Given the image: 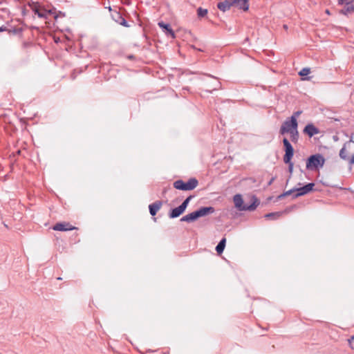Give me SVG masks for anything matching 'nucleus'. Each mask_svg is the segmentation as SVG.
I'll list each match as a JSON object with an SVG mask.
<instances>
[{
  "label": "nucleus",
  "instance_id": "nucleus-18",
  "mask_svg": "<svg viewBox=\"0 0 354 354\" xmlns=\"http://www.w3.org/2000/svg\"><path fill=\"white\" fill-rule=\"evenodd\" d=\"M226 244V239L225 237L222 238L221 241L218 242L217 245L216 246V251L218 254L223 253Z\"/></svg>",
  "mask_w": 354,
  "mask_h": 354
},
{
  "label": "nucleus",
  "instance_id": "nucleus-30",
  "mask_svg": "<svg viewBox=\"0 0 354 354\" xmlns=\"http://www.w3.org/2000/svg\"><path fill=\"white\" fill-rule=\"evenodd\" d=\"M348 162L350 165H352L354 164V154L351 157V158H348Z\"/></svg>",
  "mask_w": 354,
  "mask_h": 354
},
{
  "label": "nucleus",
  "instance_id": "nucleus-32",
  "mask_svg": "<svg viewBox=\"0 0 354 354\" xmlns=\"http://www.w3.org/2000/svg\"><path fill=\"white\" fill-rule=\"evenodd\" d=\"M7 30H8V29L6 26H3L0 27V32H4V31H7Z\"/></svg>",
  "mask_w": 354,
  "mask_h": 354
},
{
  "label": "nucleus",
  "instance_id": "nucleus-28",
  "mask_svg": "<svg viewBox=\"0 0 354 354\" xmlns=\"http://www.w3.org/2000/svg\"><path fill=\"white\" fill-rule=\"evenodd\" d=\"M301 113V111H297L293 113V114L290 117H295V120H297V118L299 117Z\"/></svg>",
  "mask_w": 354,
  "mask_h": 354
},
{
  "label": "nucleus",
  "instance_id": "nucleus-7",
  "mask_svg": "<svg viewBox=\"0 0 354 354\" xmlns=\"http://www.w3.org/2000/svg\"><path fill=\"white\" fill-rule=\"evenodd\" d=\"M304 133L306 134L309 138H312L315 135L319 134L320 133V130L313 124L309 123L304 127Z\"/></svg>",
  "mask_w": 354,
  "mask_h": 354
},
{
  "label": "nucleus",
  "instance_id": "nucleus-26",
  "mask_svg": "<svg viewBox=\"0 0 354 354\" xmlns=\"http://www.w3.org/2000/svg\"><path fill=\"white\" fill-rule=\"evenodd\" d=\"M310 72V69L309 68H304L299 72V75L303 77L308 75Z\"/></svg>",
  "mask_w": 354,
  "mask_h": 354
},
{
  "label": "nucleus",
  "instance_id": "nucleus-4",
  "mask_svg": "<svg viewBox=\"0 0 354 354\" xmlns=\"http://www.w3.org/2000/svg\"><path fill=\"white\" fill-rule=\"evenodd\" d=\"M198 184V181L195 178H191L187 182L183 180H177L174 183V187L176 189L183 191H190L194 189Z\"/></svg>",
  "mask_w": 354,
  "mask_h": 354
},
{
  "label": "nucleus",
  "instance_id": "nucleus-20",
  "mask_svg": "<svg viewBox=\"0 0 354 354\" xmlns=\"http://www.w3.org/2000/svg\"><path fill=\"white\" fill-rule=\"evenodd\" d=\"M209 77L214 79L213 82L210 86L212 90L209 91V93H212V91L217 90L221 87V82L212 75H209Z\"/></svg>",
  "mask_w": 354,
  "mask_h": 354
},
{
  "label": "nucleus",
  "instance_id": "nucleus-33",
  "mask_svg": "<svg viewBox=\"0 0 354 354\" xmlns=\"http://www.w3.org/2000/svg\"><path fill=\"white\" fill-rule=\"evenodd\" d=\"M273 180H274V179H273V178H272V179L270 180V182H269V183H268V184H269V185H270V184L272 183Z\"/></svg>",
  "mask_w": 354,
  "mask_h": 354
},
{
  "label": "nucleus",
  "instance_id": "nucleus-24",
  "mask_svg": "<svg viewBox=\"0 0 354 354\" xmlns=\"http://www.w3.org/2000/svg\"><path fill=\"white\" fill-rule=\"evenodd\" d=\"M339 157L342 159V160H346L348 159V157L347 156V152L346 151V144L344 145V147L340 149L339 151Z\"/></svg>",
  "mask_w": 354,
  "mask_h": 354
},
{
  "label": "nucleus",
  "instance_id": "nucleus-35",
  "mask_svg": "<svg viewBox=\"0 0 354 354\" xmlns=\"http://www.w3.org/2000/svg\"><path fill=\"white\" fill-rule=\"evenodd\" d=\"M326 12L327 14H329V11H328V10H326Z\"/></svg>",
  "mask_w": 354,
  "mask_h": 354
},
{
  "label": "nucleus",
  "instance_id": "nucleus-34",
  "mask_svg": "<svg viewBox=\"0 0 354 354\" xmlns=\"http://www.w3.org/2000/svg\"><path fill=\"white\" fill-rule=\"evenodd\" d=\"M283 27H284V28H286V29H287V28H288L287 25H284V26H283Z\"/></svg>",
  "mask_w": 354,
  "mask_h": 354
},
{
  "label": "nucleus",
  "instance_id": "nucleus-6",
  "mask_svg": "<svg viewBox=\"0 0 354 354\" xmlns=\"http://www.w3.org/2000/svg\"><path fill=\"white\" fill-rule=\"evenodd\" d=\"M315 187L314 183H309L301 187H296V194L292 196V198H297L299 196L307 194L313 189Z\"/></svg>",
  "mask_w": 354,
  "mask_h": 354
},
{
  "label": "nucleus",
  "instance_id": "nucleus-13",
  "mask_svg": "<svg viewBox=\"0 0 354 354\" xmlns=\"http://www.w3.org/2000/svg\"><path fill=\"white\" fill-rule=\"evenodd\" d=\"M162 202L161 201H156V202L149 205V213L151 216H154L158 210L161 208Z\"/></svg>",
  "mask_w": 354,
  "mask_h": 354
},
{
  "label": "nucleus",
  "instance_id": "nucleus-19",
  "mask_svg": "<svg viewBox=\"0 0 354 354\" xmlns=\"http://www.w3.org/2000/svg\"><path fill=\"white\" fill-rule=\"evenodd\" d=\"M283 214V212H276L266 214L264 217L268 219L277 220Z\"/></svg>",
  "mask_w": 354,
  "mask_h": 354
},
{
  "label": "nucleus",
  "instance_id": "nucleus-21",
  "mask_svg": "<svg viewBox=\"0 0 354 354\" xmlns=\"http://www.w3.org/2000/svg\"><path fill=\"white\" fill-rule=\"evenodd\" d=\"M288 133H290L291 141L292 142H294V143L297 142V141L299 140V131L297 130V128L293 129L292 131H291Z\"/></svg>",
  "mask_w": 354,
  "mask_h": 354
},
{
  "label": "nucleus",
  "instance_id": "nucleus-22",
  "mask_svg": "<svg viewBox=\"0 0 354 354\" xmlns=\"http://www.w3.org/2000/svg\"><path fill=\"white\" fill-rule=\"evenodd\" d=\"M295 194H296V187H294V188H292L290 190H288V191L283 192V194H280L279 196H278L277 198L281 199L286 196H292Z\"/></svg>",
  "mask_w": 354,
  "mask_h": 354
},
{
  "label": "nucleus",
  "instance_id": "nucleus-8",
  "mask_svg": "<svg viewBox=\"0 0 354 354\" xmlns=\"http://www.w3.org/2000/svg\"><path fill=\"white\" fill-rule=\"evenodd\" d=\"M159 27L162 29V32L167 36L171 37V38H175V32L172 30L170 24H165L163 21L158 22Z\"/></svg>",
  "mask_w": 354,
  "mask_h": 354
},
{
  "label": "nucleus",
  "instance_id": "nucleus-9",
  "mask_svg": "<svg viewBox=\"0 0 354 354\" xmlns=\"http://www.w3.org/2000/svg\"><path fill=\"white\" fill-rule=\"evenodd\" d=\"M53 229L55 231L66 232L73 230L75 229V227L68 223H57L53 227Z\"/></svg>",
  "mask_w": 354,
  "mask_h": 354
},
{
  "label": "nucleus",
  "instance_id": "nucleus-29",
  "mask_svg": "<svg viewBox=\"0 0 354 354\" xmlns=\"http://www.w3.org/2000/svg\"><path fill=\"white\" fill-rule=\"evenodd\" d=\"M34 11H35V13L37 14L39 17H40V18L45 17V15H44L41 12H39L37 10H35Z\"/></svg>",
  "mask_w": 354,
  "mask_h": 354
},
{
  "label": "nucleus",
  "instance_id": "nucleus-16",
  "mask_svg": "<svg viewBox=\"0 0 354 354\" xmlns=\"http://www.w3.org/2000/svg\"><path fill=\"white\" fill-rule=\"evenodd\" d=\"M232 6V0H224L223 1H221L218 3L217 8L223 12H225L229 10L230 8Z\"/></svg>",
  "mask_w": 354,
  "mask_h": 354
},
{
  "label": "nucleus",
  "instance_id": "nucleus-25",
  "mask_svg": "<svg viewBox=\"0 0 354 354\" xmlns=\"http://www.w3.org/2000/svg\"><path fill=\"white\" fill-rule=\"evenodd\" d=\"M207 12H208L207 9L203 8L201 7H199L197 9V15L199 18L205 17L207 15Z\"/></svg>",
  "mask_w": 354,
  "mask_h": 354
},
{
  "label": "nucleus",
  "instance_id": "nucleus-12",
  "mask_svg": "<svg viewBox=\"0 0 354 354\" xmlns=\"http://www.w3.org/2000/svg\"><path fill=\"white\" fill-rule=\"evenodd\" d=\"M346 3V6L344 8L340 10V13L343 15H348L349 13L354 12V1L353 0H348L344 1Z\"/></svg>",
  "mask_w": 354,
  "mask_h": 354
},
{
  "label": "nucleus",
  "instance_id": "nucleus-31",
  "mask_svg": "<svg viewBox=\"0 0 354 354\" xmlns=\"http://www.w3.org/2000/svg\"><path fill=\"white\" fill-rule=\"evenodd\" d=\"M350 344L353 349H354V335L351 337V340H350Z\"/></svg>",
  "mask_w": 354,
  "mask_h": 354
},
{
  "label": "nucleus",
  "instance_id": "nucleus-27",
  "mask_svg": "<svg viewBox=\"0 0 354 354\" xmlns=\"http://www.w3.org/2000/svg\"><path fill=\"white\" fill-rule=\"evenodd\" d=\"M8 31L10 34L12 33L14 35H17L21 32V28H13L12 30H8Z\"/></svg>",
  "mask_w": 354,
  "mask_h": 354
},
{
  "label": "nucleus",
  "instance_id": "nucleus-11",
  "mask_svg": "<svg viewBox=\"0 0 354 354\" xmlns=\"http://www.w3.org/2000/svg\"><path fill=\"white\" fill-rule=\"evenodd\" d=\"M198 215L200 217L205 216L209 214H213L215 212L214 207L212 206L201 207L196 210Z\"/></svg>",
  "mask_w": 354,
  "mask_h": 354
},
{
  "label": "nucleus",
  "instance_id": "nucleus-10",
  "mask_svg": "<svg viewBox=\"0 0 354 354\" xmlns=\"http://www.w3.org/2000/svg\"><path fill=\"white\" fill-rule=\"evenodd\" d=\"M232 6H235L236 8L243 10V11H247L249 9V3L248 0H232Z\"/></svg>",
  "mask_w": 354,
  "mask_h": 354
},
{
  "label": "nucleus",
  "instance_id": "nucleus-2",
  "mask_svg": "<svg viewBox=\"0 0 354 354\" xmlns=\"http://www.w3.org/2000/svg\"><path fill=\"white\" fill-rule=\"evenodd\" d=\"M325 158L320 153H315L310 156L306 160V169L315 171L322 168L325 163Z\"/></svg>",
  "mask_w": 354,
  "mask_h": 354
},
{
  "label": "nucleus",
  "instance_id": "nucleus-23",
  "mask_svg": "<svg viewBox=\"0 0 354 354\" xmlns=\"http://www.w3.org/2000/svg\"><path fill=\"white\" fill-rule=\"evenodd\" d=\"M194 198V196L190 195L188 197H187L184 201L180 205V206L185 211L187 209L190 201Z\"/></svg>",
  "mask_w": 354,
  "mask_h": 354
},
{
  "label": "nucleus",
  "instance_id": "nucleus-5",
  "mask_svg": "<svg viewBox=\"0 0 354 354\" xmlns=\"http://www.w3.org/2000/svg\"><path fill=\"white\" fill-rule=\"evenodd\" d=\"M298 127L297 120H295V117H290L285 120V122L281 126L279 132L281 135L288 133L293 129Z\"/></svg>",
  "mask_w": 354,
  "mask_h": 354
},
{
  "label": "nucleus",
  "instance_id": "nucleus-1",
  "mask_svg": "<svg viewBox=\"0 0 354 354\" xmlns=\"http://www.w3.org/2000/svg\"><path fill=\"white\" fill-rule=\"evenodd\" d=\"M233 201L236 208L239 211H254L259 205V201L255 196H252L251 198L252 203L250 204H244L242 196L239 194L234 196Z\"/></svg>",
  "mask_w": 354,
  "mask_h": 354
},
{
  "label": "nucleus",
  "instance_id": "nucleus-3",
  "mask_svg": "<svg viewBox=\"0 0 354 354\" xmlns=\"http://www.w3.org/2000/svg\"><path fill=\"white\" fill-rule=\"evenodd\" d=\"M283 145L284 147L285 154L283 156V162L286 164L288 165V171L290 173V174L292 173L293 171V162L291 161L293 156H294V148L289 142V140L284 138L283 139Z\"/></svg>",
  "mask_w": 354,
  "mask_h": 354
},
{
  "label": "nucleus",
  "instance_id": "nucleus-17",
  "mask_svg": "<svg viewBox=\"0 0 354 354\" xmlns=\"http://www.w3.org/2000/svg\"><path fill=\"white\" fill-rule=\"evenodd\" d=\"M115 17L113 15V19L118 23L119 24L124 26V27H129V24H127V21L126 19L118 12H115Z\"/></svg>",
  "mask_w": 354,
  "mask_h": 354
},
{
  "label": "nucleus",
  "instance_id": "nucleus-15",
  "mask_svg": "<svg viewBox=\"0 0 354 354\" xmlns=\"http://www.w3.org/2000/svg\"><path fill=\"white\" fill-rule=\"evenodd\" d=\"M185 212V210L179 205L177 207L171 209L169 212V217L170 218H176L179 217Z\"/></svg>",
  "mask_w": 354,
  "mask_h": 354
},
{
  "label": "nucleus",
  "instance_id": "nucleus-14",
  "mask_svg": "<svg viewBox=\"0 0 354 354\" xmlns=\"http://www.w3.org/2000/svg\"><path fill=\"white\" fill-rule=\"evenodd\" d=\"M198 218H199V216H198V213H197V212L196 210V211H194V212H192L190 214H188L183 216L180 218V221L192 223V222H194L196 220H197Z\"/></svg>",
  "mask_w": 354,
  "mask_h": 354
}]
</instances>
